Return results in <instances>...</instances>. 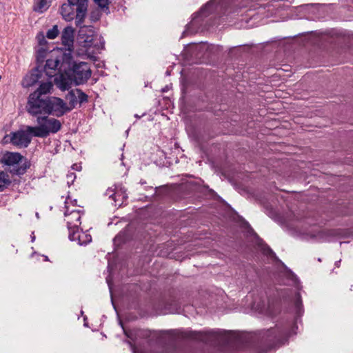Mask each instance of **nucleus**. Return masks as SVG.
<instances>
[{
  "mask_svg": "<svg viewBox=\"0 0 353 353\" xmlns=\"http://www.w3.org/2000/svg\"><path fill=\"white\" fill-rule=\"evenodd\" d=\"M291 323L284 326L276 325L267 330L259 331L255 335L256 349L259 353H265L272 348L281 345L287 341L290 335Z\"/></svg>",
  "mask_w": 353,
  "mask_h": 353,
  "instance_id": "1",
  "label": "nucleus"
},
{
  "mask_svg": "<svg viewBox=\"0 0 353 353\" xmlns=\"http://www.w3.org/2000/svg\"><path fill=\"white\" fill-rule=\"evenodd\" d=\"M230 332L225 330H211L208 332H185L181 333L183 338L196 339L210 345L228 343Z\"/></svg>",
  "mask_w": 353,
  "mask_h": 353,
  "instance_id": "2",
  "label": "nucleus"
},
{
  "mask_svg": "<svg viewBox=\"0 0 353 353\" xmlns=\"http://www.w3.org/2000/svg\"><path fill=\"white\" fill-rule=\"evenodd\" d=\"M37 122L38 126L28 128L30 132L34 133L35 137L46 138L50 133H57L61 128V123L58 119L49 118L48 116L38 117Z\"/></svg>",
  "mask_w": 353,
  "mask_h": 353,
  "instance_id": "3",
  "label": "nucleus"
},
{
  "mask_svg": "<svg viewBox=\"0 0 353 353\" xmlns=\"http://www.w3.org/2000/svg\"><path fill=\"white\" fill-rule=\"evenodd\" d=\"M38 93H31L28 99L27 111L32 115L47 114L49 96L39 97Z\"/></svg>",
  "mask_w": 353,
  "mask_h": 353,
  "instance_id": "4",
  "label": "nucleus"
},
{
  "mask_svg": "<svg viewBox=\"0 0 353 353\" xmlns=\"http://www.w3.org/2000/svg\"><path fill=\"white\" fill-rule=\"evenodd\" d=\"M71 72L72 79L76 85L87 83L92 74L90 67L86 62H73Z\"/></svg>",
  "mask_w": 353,
  "mask_h": 353,
  "instance_id": "5",
  "label": "nucleus"
},
{
  "mask_svg": "<svg viewBox=\"0 0 353 353\" xmlns=\"http://www.w3.org/2000/svg\"><path fill=\"white\" fill-rule=\"evenodd\" d=\"M29 128H34V126L27 125L26 130H20L11 132L7 137H10V142L14 146L18 148H27L34 137V133L30 132Z\"/></svg>",
  "mask_w": 353,
  "mask_h": 353,
  "instance_id": "6",
  "label": "nucleus"
},
{
  "mask_svg": "<svg viewBox=\"0 0 353 353\" xmlns=\"http://www.w3.org/2000/svg\"><path fill=\"white\" fill-rule=\"evenodd\" d=\"M48 110L47 115L60 117L71 111V108H68V104L61 98L50 97L48 98Z\"/></svg>",
  "mask_w": 353,
  "mask_h": 353,
  "instance_id": "7",
  "label": "nucleus"
},
{
  "mask_svg": "<svg viewBox=\"0 0 353 353\" xmlns=\"http://www.w3.org/2000/svg\"><path fill=\"white\" fill-rule=\"evenodd\" d=\"M78 27L79 28L77 36L78 42L85 48L92 46L94 37L93 27L82 26V24Z\"/></svg>",
  "mask_w": 353,
  "mask_h": 353,
  "instance_id": "8",
  "label": "nucleus"
},
{
  "mask_svg": "<svg viewBox=\"0 0 353 353\" xmlns=\"http://www.w3.org/2000/svg\"><path fill=\"white\" fill-rule=\"evenodd\" d=\"M77 9L76 26H79L84 22L87 14L88 0H67Z\"/></svg>",
  "mask_w": 353,
  "mask_h": 353,
  "instance_id": "9",
  "label": "nucleus"
},
{
  "mask_svg": "<svg viewBox=\"0 0 353 353\" xmlns=\"http://www.w3.org/2000/svg\"><path fill=\"white\" fill-rule=\"evenodd\" d=\"M66 217V223L69 233L72 231L79 230V226L81 225V214L79 210L72 211L70 213H65Z\"/></svg>",
  "mask_w": 353,
  "mask_h": 353,
  "instance_id": "10",
  "label": "nucleus"
},
{
  "mask_svg": "<svg viewBox=\"0 0 353 353\" xmlns=\"http://www.w3.org/2000/svg\"><path fill=\"white\" fill-rule=\"evenodd\" d=\"M60 14L66 21H71L73 19H75V22L77 21V9L75 6H72L70 2L68 1L62 4Z\"/></svg>",
  "mask_w": 353,
  "mask_h": 353,
  "instance_id": "11",
  "label": "nucleus"
},
{
  "mask_svg": "<svg viewBox=\"0 0 353 353\" xmlns=\"http://www.w3.org/2000/svg\"><path fill=\"white\" fill-rule=\"evenodd\" d=\"M43 75V70H40L39 67L32 69L30 74L27 75L23 81L24 87H30L35 85L39 82V79Z\"/></svg>",
  "mask_w": 353,
  "mask_h": 353,
  "instance_id": "12",
  "label": "nucleus"
},
{
  "mask_svg": "<svg viewBox=\"0 0 353 353\" xmlns=\"http://www.w3.org/2000/svg\"><path fill=\"white\" fill-rule=\"evenodd\" d=\"M68 237L70 241H77L78 244L87 245L92 241V236L90 234L83 232H79V230L72 231L68 234Z\"/></svg>",
  "mask_w": 353,
  "mask_h": 353,
  "instance_id": "13",
  "label": "nucleus"
},
{
  "mask_svg": "<svg viewBox=\"0 0 353 353\" xmlns=\"http://www.w3.org/2000/svg\"><path fill=\"white\" fill-rule=\"evenodd\" d=\"M74 30L72 26L65 27L61 34V43L67 48H72Z\"/></svg>",
  "mask_w": 353,
  "mask_h": 353,
  "instance_id": "14",
  "label": "nucleus"
},
{
  "mask_svg": "<svg viewBox=\"0 0 353 353\" xmlns=\"http://www.w3.org/2000/svg\"><path fill=\"white\" fill-rule=\"evenodd\" d=\"M123 329L125 336L133 341H136L137 338L148 339L151 335V332L148 330L135 329L128 331L123 327Z\"/></svg>",
  "mask_w": 353,
  "mask_h": 353,
  "instance_id": "15",
  "label": "nucleus"
},
{
  "mask_svg": "<svg viewBox=\"0 0 353 353\" xmlns=\"http://www.w3.org/2000/svg\"><path fill=\"white\" fill-rule=\"evenodd\" d=\"M60 63L61 59L58 58L55 59H47L43 70V71L46 72V74L49 77H52L55 74L56 70L59 66Z\"/></svg>",
  "mask_w": 353,
  "mask_h": 353,
  "instance_id": "16",
  "label": "nucleus"
},
{
  "mask_svg": "<svg viewBox=\"0 0 353 353\" xmlns=\"http://www.w3.org/2000/svg\"><path fill=\"white\" fill-rule=\"evenodd\" d=\"M163 307L161 308L163 313H174L180 309L179 302L172 297L169 298L163 303Z\"/></svg>",
  "mask_w": 353,
  "mask_h": 353,
  "instance_id": "17",
  "label": "nucleus"
},
{
  "mask_svg": "<svg viewBox=\"0 0 353 353\" xmlns=\"http://www.w3.org/2000/svg\"><path fill=\"white\" fill-rule=\"evenodd\" d=\"M24 160V157L18 152H8L4 157V163L12 168Z\"/></svg>",
  "mask_w": 353,
  "mask_h": 353,
  "instance_id": "18",
  "label": "nucleus"
},
{
  "mask_svg": "<svg viewBox=\"0 0 353 353\" xmlns=\"http://www.w3.org/2000/svg\"><path fill=\"white\" fill-rule=\"evenodd\" d=\"M30 163L26 159L24 161H21L19 163L14 165L10 170V172L16 175H22L25 174L27 170L30 168Z\"/></svg>",
  "mask_w": 353,
  "mask_h": 353,
  "instance_id": "19",
  "label": "nucleus"
},
{
  "mask_svg": "<svg viewBox=\"0 0 353 353\" xmlns=\"http://www.w3.org/2000/svg\"><path fill=\"white\" fill-rule=\"evenodd\" d=\"M106 196H109V199L112 200V205L114 206L119 205L121 206L122 205V203H117V197L122 196L123 199H127V195L123 192L116 191L115 189H113L112 188H109L107 189L105 194Z\"/></svg>",
  "mask_w": 353,
  "mask_h": 353,
  "instance_id": "20",
  "label": "nucleus"
},
{
  "mask_svg": "<svg viewBox=\"0 0 353 353\" xmlns=\"http://www.w3.org/2000/svg\"><path fill=\"white\" fill-rule=\"evenodd\" d=\"M255 235L257 239V245L260 248L263 254L271 258H276V254L273 250L261 239H260L256 234H255Z\"/></svg>",
  "mask_w": 353,
  "mask_h": 353,
  "instance_id": "21",
  "label": "nucleus"
},
{
  "mask_svg": "<svg viewBox=\"0 0 353 353\" xmlns=\"http://www.w3.org/2000/svg\"><path fill=\"white\" fill-rule=\"evenodd\" d=\"M56 85L61 90H66L70 88L71 82L70 79L67 78L63 74H60L59 77L54 79Z\"/></svg>",
  "mask_w": 353,
  "mask_h": 353,
  "instance_id": "22",
  "label": "nucleus"
},
{
  "mask_svg": "<svg viewBox=\"0 0 353 353\" xmlns=\"http://www.w3.org/2000/svg\"><path fill=\"white\" fill-rule=\"evenodd\" d=\"M53 85L51 81H47L41 83L37 90L33 93H38L39 97L47 96L48 93H50L52 89Z\"/></svg>",
  "mask_w": 353,
  "mask_h": 353,
  "instance_id": "23",
  "label": "nucleus"
},
{
  "mask_svg": "<svg viewBox=\"0 0 353 353\" xmlns=\"http://www.w3.org/2000/svg\"><path fill=\"white\" fill-rule=\"evenodd\" d=\"M50 7L48 0H34L33 10L42 13Z\"/></svg>",
  "mask_w": 353,
  "mask_h": 353,
  "instance_id": "24",
  "label": "nucleus"
},
{
  "mask_svg": "<svg viewBox=\"0 0 353 353\" xmlns=\"http://www.w3.org/2000/svg\"><path fill=\"white\" fill-rule=\"evenodd\" d=\"M66 100L68 101V108L73 110L78 104V100L75 89L71 90L65 96Z\"/></svg>",
  "mask_w": 353,
  "mask_h": 353,
  "instance_id": "25",
  "label": "nucleus"
},
{
  "mask_svg": "<svg viewBox=\"0 0 353 353\" xmlns=\"http://www.w3.org/2000/svg\"><path fill=\"white\" fill-rule=\"evenodd\" d=\"M75 92L77 97L78 103H79L80 105L88 101V94L83 92L81 89L76 88Z\"/></svg>",
  "mask_w": 353,
  "mask_h": 353,
  "instance_id": "26",
  "label": "nucleus"
},
{
  "mask_svg": "<svg viewBox=\"0 0 353 353\" xmlns=\"http://www.w3.org/2000/svg\"><path fill=\"white\" fill-rule=\"evenodd\" d=\"M294 306L296 310L297 315H300L302 310V300L301 294L296 292L294 295Z\"/></svg>",
  "mask_w": 353,
  "mask_h": 353,
  "instance_id": "27",
  "label": "nucleus"
},
{
  "mask_svg": "<svg viewBox=\"0 0 353 353\" xmlns=\"http://www.w3.org/2000/svg\"><path fill=\"white\" fill-rule=\"evenodd\" d=\"M67 50H68V52H65L62 54L61 61H62L63 63H65L70 65L72 60V48L67 49Z\"/></svg>",
  "mask_w": 353,
  "mask_h": 353,
  "instance_id": "28",
  "label": "nucleus"
},
{
  "mask_svg": "<svg viewBox=\"0 0 353 353\" xmlns=\"http://www.w3.org/2000/svg\"><path fill=\"white\" fill-rule=\"evenodd\" d=\"M59 32V31L58 27L57 25H55L52 27V28L49 29L47 31L46 37H47V38H48L50 39H54L58 36Z\"/></svg>",
  "mask_w": 353,
  "mask_h": 353,
  "instance_id": "29",
  "label": "nucleus"
},
{
  "mask_svg": "<svg viewBox=\"0 0 353 353\" xmlns=\"http://www.w3.org/2000/svg\"><path fill=\"white\" fill-rule=\"evenodd\" d=\"M279 310L280 305L279 302H276V305H274L270 302V300H268V310L270 314L274 315Z\"/></svg>",
  "mask_w": 353,
  "mask_h": 353,
  "instance_id": "30",
  "label": "nucleus"
},
{
  "mask_svg": "<svg viewBox=\"0 0 353 353\" xmlns=\"http://www.w3.org/2000/svg\"><path fill=\"white\" fill-rule=\"evenodd\" d=\"M338 232L334 230H321L318 234V237L324 238V236H336L338 235Z\"/></svg>",
  "mask_w": 353,
  "mask_h": 353,
  "instance_id": "31",
  "label": "nucleus"
},
{
  "mask_svg": "<svg viewBox=\"0 0 353 353\" xmlns=\"http://www.w3.org/2000/svg\"><path fill=\"white\" fill-rule=\"evenodd\" d=\"M0 182L3 183L6 185L11 184V181L9 179L8 174L3 171H0Z\"/></svg>",
  "mask_w": 353,
  "mask_h": 353,
  "instance_id": "32",
  "label": "nucleus"
},
{
  "mask_svg": "<svg viewBox=\"0 0 353 353\" xmlns=\"http://www.w3.org/2000/svg\"><path fill=\"white\" fill-rule=\"evenodd\" d=\"M93 1L102 9L105 8L108 10L109 1L108 0H93Z\"/></svg>",
  "mask_w": 353,
  "mask_h": 353,
  "instance_id": "33",
  "label": "nucleus"
},
{
  "mask_svg": "<svg viewBox=\"0 0 353 353\" xmlns=\"http://www.w3.org/2000/svg\"><path fill=\"white\" fill-rule=\"evenodd\" d=\"M128 343L130 345V347L132 350V352L133 353H142L141 351H139L137 347L136 346L130 341H127Z\"/></svg>",
  "mask_w": 353,
  "mask_h": 353,
  "instance_id": "34",
  "label": "nucleus"
},
{
  "mask_svg": "<svg viewBox=\"0 0 353 353\" xmlns=\"http://www.w3.org/2000/svg\"><path fill=\"white\" fill-rule=\"evenodd\" d=\"M205 10V8H203L201 10V13H198L195 15V17H194L193 19V21H192V23L194 24V23L196 22V19L198 17V15H200V14H204V12Z\"/></svg>",
  "mask_w": 353,
  "mask_h": 353,
  "instance_id": "35",
  "label": "nucleus"
},
{
  "mask_svg": "<svg viewBox=\"0 0 353 353\" xmlns=\"http://www.w3.org/2000/svg\"><path fill=\"white\" fill-rule=\"evenodd\" d=\"M290 276H291V279H292V281L294 283H296L297 280H298V279L296 278V275L294 274L293 273H291Z\"/></svg>",
  "mask_w": 353,
  "mask_h": 353,
  "instance_id": "36",
  "label": "nucleus"
},
{
  "mask_svg": "<svg viewBox=\"0 0 353 353\" xmlns=\"http://www.w3.org/2000/svg\"><path fill=\"white\" fill-rule=\"evenodd\" d=\"M124 199L122 198V196H117V203H123V200Z\"/></svg>",
  "mask_w": 353,
  "mask_h": 353,
  "instance_id": "37",
  "label": "nucleus"
},
{
  "mask_svg": "<svg viewBox=\"0 0 353 353\" xmlns=\"http://www.w3.org/2000/svg\"><path fill=\"white\" fill-rule=\"evenodd\" d=\"M8 185H6L3 183V185L0 184V192L4 191V190L8 187Z\"/></svg>",
  "mask_w": 353,
  "mask_h": 353,
  "instance_id": "38",
  "label": "nucleus"
},
{
  "mask_svg": "<svg viewBox=\"0 0 353 353\" xmlns=\"http://www.w3.org/2000/svg\"><path fill=\"white\" fill-rule=\"evenodd\" d=\"M120 236H120V234L117 235V236L114 238V241H119V239H120Z\"/></svg>",
  "mask_w": 353,
  "mask_h": 353,
  "instance_id": "39",
  "label": "nucleus"
},
{
  "mask_svg": "<svg viewBox=\"0 0 353 353\" xmlns=\"http://www.w3.org/2000/svg\"><path fill=\"white\" fill-rule=\"evenodd\" d=\"M340 262H341V260H340V261H336V262L335 263V265H336V267H338V268H339V263H340Z\"/></svg>",
  "mask_w": 353,
  "mask_h": 353,
  "instance_id": "40",
  "label": "nucleus"
},
{
  "mask_svg": "<svg viewBox=\"0 0 353 353\" xmlns=\"http://www.w3.org/2000/svg\"><path fill=\"white\" fill-rule=\"evenodd\" d=\"M188 28L183 32V34L184 35L185 34H186V32H188Z\"/></svg>",
  "mask_w": 353,
  "mask_h": 353,
  "instance_id": "41",
  "label": "nucleus"
},
{
  "mask_svg": "<svg viewBox=\"0 0 353 353\" xmlns=\"http://www.w3.org/2000/svg\"><path fill=\"white\" fill-rule=\"evenodd\" d=\"M72 174L71 175H68L67 177L68 178H70V177H72Z\"/></svg>",
  "mask_w": 353,
  "mask_h": 353,
  "instance_id": "42",
  "label": "nucleus"
},
{
  "mask_svg": "<svg viewBox=\"0 0 353 353\" xmlns=\"http://www.w3.org/2000/svg\"><path fill=\"white\" fill-rule=\"evenodd\" d=\"M34 238H35L34 236L32 237V241L34 240Z\"/></svg>",
  "mask_w": 353,
  "mask_h": 353,
  "instance_id": "43",
  "label": "nucleus"
}]
</instances>
